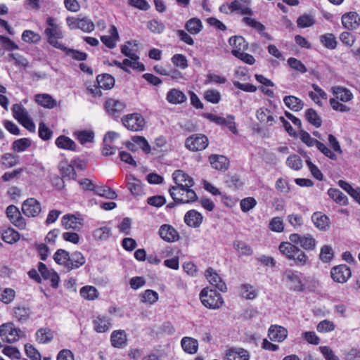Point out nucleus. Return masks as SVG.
<instances>
[{
  "label": "nucleus",
  "mask_w": 360,
  "mask_h": 360,
  "mask_svg": "<svg viewBox=\"0 0 360 360\" xmlns=\"http://www.w3.org/2000/svg\"><path fill=\"white\" fill-rule=\"evenodd\" d=\"M32 145L31 141L27 138H22L13 142L12 149L18 153L26 150Z\"/></svg>",
  "instance_id": "44"
},
{
  "label": "nucleus",
  "mask_w": 360,
  "mask_h": 360,
  "mask_svg": "<svg viewBox=\"0 0 360 360\" xmlns=\"http://www.w3.org/2000/svg\"><path fill=\"white\" fill-rule=\"evenodd\" d=\"M94 27V23L86 17L82 18L69 17V28L70 29H80L84 32H91Z\"/></svg>",
  "instance_id": "11"
},
{
  "label": "nucleus",
  "mask_w": 360,
  "mask_h": 360,
  "mask_svg": "<svg viewBox=\"0 0 360 360\" xmlns=\"http://www.w3.org/2000/svg\"><path fill=\"white\" fill-rule=\"evenodd\" d=\"M185 146L192 151L202 150L208 146V139L200 134H194L186 139Z\"/></svg>",
  "instance_id": "9"
},
{
  "label": "nucleus",
  "mask_w": 360,
  "mask_h": 360,
  "mask_svg": "<svg viewBox=\"0 0 360 360\" xmlns=\"http://www.w3.org/2000/svg\"><path fill=\"white\" fill-rule=\"evenodd\" d=\"M45 34L51 44L56 47L59 46L58 39L61 38V32L55 23V20L51 17L47 18V27L45 30Z\"/></svg>",
  "instance_id": "10"
},
{
  "label": "nucleus",
  "mask_w": 360,
  "mask_h": 360,
  "mask_svg": "<svg viewBox=\"0 0 360 360\" xmlns=\"http://www.w3.org/2000/svg\"><path fill=\"white\" fill-rule=\"evenodd\" d=\"M110 36H101V41L109 49H113L116 46V41L119 39V34L115 26L112 25L110 30Z\"/></svg>",
  "instance_id": "32"
},
{
  "label": "nucleus",
  "mask_w": 360,
  "mask_h": 360,
  "mask_svg": "<svg viewBox=\"0 0 360 360\" xmlns=\"http://www.w3.org/2000/svg\"><path fill=\"white\" fill-rule=\"evenodd\" d=\"M111 235L110 229L106 226L96 229L93 233V236L96 240H107Z\"/></svg>",
  "instance_id": "50"
},
{
  "label": "nucleus",
  "mask_w": 360,
  "mask_h": 360,
  "mask_svg": "<svg viewBox=\"0 0 360 360\" xmlns=\"http://www.w3.org/2000/svg\"><path fill=\"white\" fill-rule=\"evenodd\" d=\"M160 238L168 243H173L179 239V235L176 230L169 224H163L159 229Z\"/></svg>",
  "instance_id": "15"
},
{
  "label": "nucleus",
  "mask_w": 360,
  "mask_h": 360,
  "mask_svg": "<svg viewBox=\"0 0 360 360\" xmlns=\"http://www.w3.org/2000/svg\"><path fill=\"white\" fill-rule=\"evenodd\" d=\"M288 65L295 70L300 73H306L307 72V67L298 59L291 57L288 60Z\"/></svg>",
  "instance_id": "57"
},
{
  "label": "nucleus",
  "mask_w": 360,
  "mask_h": 360,
  "mask_svg": "<svg viewBox=\"0 0 360 360\" xmlns=\"http://www.w3.org/2000/svg\"><path fill=\"white\" fill-rule=\"evenodd\" d=\"M185 27L189 33L192 34H196L200 32L202 25L201 21L199 19L191 18L187 21Z\"/></svg>",
  "instance_id": "48"
},
{
  "label": "nucleus",
  "mask_w": 360,
  "mask_h": 360,
  "mask_svg": "<svg viewBox=\"0 0 360 360\" xmlns=\"http://www.w3.org/2000/svg\"><path fill=\"white\" fill-rule=\"evenodd\" d=\"M96 82L100 89L105 90L112 89L115 85V79L109 74L98 75Z\"/></svg>",
  "instance_id": "36"
},
{
  "label": "nucleus",
  "mask_w": 360,
  "mask_h": 360,
  "mask_svg": "<svg viewBox=\"0 0 360 360\" xmlns=\"http://www.w3.org/2000/svg\"><path fill=\"white\" fill-rule=\"evenodd\" d=\"M328 194L334 201L341 205H346L348 203L347 197L338 189L330 188L328 191Z\"/></svg>",
  "instance_id": "41"
},
{
  "label": "nucleus",
  "mask_w": 360,
  "mask_h": 360,
  "mask_svg": "<svg viewBox=\"0 0 360 360\" xmlns=\"http://www.w3.org/2000/svg\"><path fill=\"white\" fill-rule=\"evenodd\" d=\"M205 276L209 283L220 291L226 292L227 290L226 283L212 268H208L206 270Z\"/></svg>",
  "instance_id": "14"
},
{
  "label": "nucleus",
  "mask_w": 360,
  "mask_h": 360,
  "mask_svg": "<svg viewBox=\"0 0 360 360\" xmlns=\"http://www.w3.org/2000/svg\"><path fill=\"white\" fill-rule=\"evenodd\" d=\"M249 359L248 352L243 348H232L226 354V360H249Z\"/></svg>",
  "instance_id": "24"
},
{
  "label": "nucleus",
  "mask_w": 360,
  "mask_h": 360,
  "mask_svg": "<svg viewBox=\"0 0 360 360\" xmlns=\"http://www.w3.org/2000/svg\"><path fill=\"white\" fill-rule=\"evenodd\" d=\"M20 239V234L12 228H8L2 233V240L9 244H13Z\"/></svg>",
  "instance_id": "46"
},
{
  "label": "nucleus",
  "mask_w": 360,
  "mask_h": 360,
  "mask_svg": "<svg viewBox=\"0 0 360 360\" xmlns=\"http://www.w3.org/2000/svg\"><path fill=\"white\" fill-rule=\"evenodd\" d=\"M169 193L176 202L189 203L195 202L198 198L193 190L179 186L170 188Z\"/></svg>",
  "instance_id": "3"
},
{
  "label": "nucleus",
  "mask_w": 360,
  "mask_h": 360,
  "mask_svg": "<svg viewBox=\"0 0 360 360\" xmlns=\"http://www.w3.org/2000/svg\"><path fill=\"white\" fill-rule=\"evenodd\" d=\"M305 118L310 124L316 127L321 126L322 120L313 108H309L306 111Z\"/></svg>",
  "instance_id": "49"
},
{
  "label": "nucleus",
  "mask_w": 360,
  "mask_h": 360,
  "mask_svg": "<svg viewBox=\"0 0 360 360\" xmlns=\"http://www.w3.org/2000/svg\"><path fill=\"white\" fill-rule=\"evenodd\" d=\"M38 271H39L44 279L51 280V285L53 288H56L58 287L59 276L56 272L53 271L52 270H49L46 267V266L42 262L39 263Z\"/></svg>",
  "instance_id": "21"
},
{
  "label": "nucleus",
  "mask_w": 360,
  "mask_h": 360,
  "mask_svg": "<svg viewBox=\"0 0 360 360\" xmlns=\"http://www.w3.org/2000/svg\"><path fill=\"white\" fill-rule=\"evenodd\" d=\"M181 347L184 352L186 353L193 354L198 351V341L190 337H184L181 341Z\"/></svg>",
  "instance_id": "34"
},
{
  "label": "nucleus",
  "mask_w": 360,
  "mask_h": 360,
  "mask_svg": "<svg viewBox=\"0 0 360 360\" xmlns=\"http://www.w3.org/2000/svg\"><path fill=\"white\" fill-rule=\"evenodd\" d=\"M22 212L28 217H34L41 212L40 203L34 198H28L22 205Z\"/></svg>",
  "instance_id": "13"
},
{
  "label": "nucleus",
  "mask_w": 360,
  "mask_h": 360,
  "mask_svg": "<svg viewBox=\"0 0 360 360\" xmlns=\"http://www.w3.org/2000/svg\"><path fill=\"white\" fill-rule=\"evenodd\" d=\"M132 141L138 145L145 153L148 154L151 152V147L143 136H135L133 137Z\"/></svg>",
  "instance_id": "59"
},
{
  "label": "nucleus",
  "mask_w": 360,
  "mask_h": 360,
  "mask_svg": "<svg viewBox=\"0 0 360 360\" xmlns=\"http://www.w3.org/2000/svg\"><path fill=\"white\" fill-rule=\"evenodd\" d=\"M230 46L232 47L231 53L236 56L243 51H245L248 47V43L241 36L231 37L229 40Z\"/></svg>",
  "instance_id": "16"
},
{
  "label": "nucleus",
  "mask_w": 360,
  "mask_h": 360,
  "mask_svg": "<svg viewBox=\"0 0 360 360\" xmlns=\"http://www.w3.org/2000/svg\"><path fill=\"white\" fill-rule=\"evenodd\" d=\"M288 279L290 281V288L295 291H302L303 290V285L300 277L290 273L287 276Z\"/></svg>",
  "instance_id": "55"
},
{
  "label": "nucleus",
  "mask_w": 360,
  "mask_h": 360,
  "mask_svg": "<svg viewBox=\"0 0 360 360\" xmlns=\"http://www.w3.org/2000/svg\"><path fill=\"white\" fill-rule=\"evenodd\" d=\"M212 167L218 170H226L229 166V160L224 155H212L210 157Z\"/></svg>",
  "instance_id": "31"
},
{
  "label": "nucleus",
  "mask_w": 360,
  "mask_h": 360,
  "mask_svg": "<svg viewBox=\"0 0 360 360\" xmlns=\"http://www.w3.org/2000/svg\"><path fill=\"white\" fill-rule=\"evenodd\" d=\"M200 297L202 304L212 309L220 308L224 303L221 294L208 288H205L201 291Z\"/></svg>",
  "instance_id": "2"
},
{
  "label": "nucleus",
  "mask_w": 360,
  "mask_h": 360,
  "mask_svg": "<svg viewBox=\"0 0 360 360\" xmlns=\"http://www.w3.org/2000/svg\"><path fill=\"white\" fill-rule=\"evenodd\" d=\"M172 176L176 186L191 188L194 185L193 179L181 170L175 171Z\"/></svg>",
  "instance_id": "20"
},
{
  "label": "nucleus",
  "mask_w": 360,
  "mask_h": 360,
  "mask_svg": "<svg viewBox=\"0 0 360 360\" xmlns=\"http://www.w3.org/2000/svg\"><path fill=\"white\" fill-rule=\"evenodd\" d=\"M257 118L262 124L268 127L275 123L272 112L266 108H260L257 110Z\"/></svg>",
  "instance_id": "23"
},
{
  "label": "nucleus",
  "mask_w": 360,
  "mask_h": 360,
  "mask_svg": "<svg viewBox=\"0 0 360 360\" xmlns=\"http://www.w3.org/2000/svg\"><path fill=\"white\" fill-rule=\"evenodd\" d=\"M205 98L212 103H218L221 100L220 93L214 89L207 90L204 94Z\"/></svg>",
  "instance_id": "62"
},
{
  "label": "nucleus",
  "mask_w": 360,
  "mask_h": 360,
  "mask_svg": "<svg viewBox=\"0 0 360 360\" xmlns=\"http://www.w3.org/2000/svg\"><path fill=\"white\" fill-rule=\"evenodd\" d=\"M311 220L314 226L320 231H327L330 228L329 218L321 212H316L311 216Z\"/></svg>",
  "instance_id": "19"
},
{
  "label": "nucleus",
  "mask_w": 360,
  "mask_h": 360,
  "mask_svg": "<svg viewBox=\"0 0 360 360\" xmlns=\"http://www.w3.org/2000/svg\"><path fill=\"white\" fill-rule=\"evenodd\" d=\"M18 161V156L12 153H6L1 157V162L6 167L16 165Z\"/></svg>",
  "instance_id": "60"
},
{
  "label": "nucleus",
  "mask_w": 360,
  "mask_h": 360,
  "mask_svg": "<svg viewBox=\"0 0 360 360\" xmlns=\"http://www.w3.org/2000/svg\"><path fill=\"white\" fill-rule=\"evenodd\" d=\"M22 333L13 323H4L0 326V336L8 343H13L19 340Z\"/></svg>",
  "instance_id": "8"
},
{
  "label": "nucleus",
  "mask_w": 360,
  "mask_h": 360,
  "mask_svg": "<svg viewBox=\"0 0 360 360\" xmlns=\"http://www.w3.org/2000/svg\"><path fill=\"white\" fill-rule=\"evenodd\" d=\"M250 3V0H233L232 1L233 6L236 11H240L243 15H253L252 10L248 6Z\"/></svg>",
  "instance_id": "38"
},
{
  "label": "nucleus",
  "mask_w": 360,
  "mask_h": 360,
  "mask_svg": "<svg viewBox=\"0 0 360 360\" xmlns=\"http://www.w3.org/2000/svg\"><path fill=\"white\" fill-rule=\"evenodd\" d=\"M15 318L20 322L27 321L30 314V309L28 307L17 306L13 309Z\"/></svg>",
  "instance_id": "45"
},
{
  "label": "nucleus",
  "mask_w": 360,
  "mask_h": 360,
  "mask_svg": "<svg viewBox=\"0 0 360 360\" xmlns=\"http://www.w3.org/2000/svg\"><path fill=\"white\" fill-rule=\"evenodd\" d=\"M94 329L98 333H105L111 327L110 319L105 316H98L94 320Z\"/></svg>",
  "instance_id": "27"
},
{
  "label": "nucleus",
  "mask_w": 360,
  "mask_h": 360,
  "mask_svg": "<svg viewBox=\"0 0 360 360\" xmlns=\"http://www.w3.org/2000/svg\"><path fill=\"white\" fill-rule=\"evenodd\" d=\"M96 193L101 197L106 198L108 199H115L117 197L115 191L111 188L106 186H101L96 187Z\"/></svg>",
  "instance_id": "47"
},
{
  "label": "nucleus",
  "mask_w": 360,
  "mask_h": 360,
  "mask_svg": "<svg viewBox=\"0 0 360 360\" xmlns=\"http://www.w3.org/2000/svg\"><path fill=\"white\" fill-rule=\"evenodd\" d=\"M122 123L127 129L132 131L143 130L146 124L143 117L137 112L124 115L122 118Z\"/></svg>",
  "instance_id": "5"
},
{
  "label": "nucleus",
  "mask_w": 360,
  "mask_h": 360,
  "mask_svg": "<svg viewBox=\"0 0 360 360\" xmlns=\"http://www.w3.org/2000/svg\"><path fill=\"white\" fill-rule=\"evenodd\" d=\"M167 101L172 104H180L186 101V96L181 91L172 89L167 94Z\"/></svg>",
  "instance_id": "33"
},
{
  "label": "nucleus",
  "mask_w": 360,
  "mask_h": 360,
  "mask_svg": "<svg viewBox=\"0 0 360 360\" xmlns=\"http://www.w3.org/2000/svg\"><path fill=\"white\" fill-rule=\"evenodd\" d=\"M171 60L172 63L177 68L184 70L188 68V60L186 57L183 54H174Z\"/></svg>",
  "instance_id": "56"
},
{
  "label": "nucleus",
  "mask_w": 360,
  "mask_h": 360,
  "mask_svg": "<svg viewBox=\"0 0 360 360\" xmlns=\"http://www.w3.org/2000/svg\"><path fill=\"white\" fill-rule=\"evenodd\" d=\"M233 248L240 256H250L253 252L251 247L242 240H235L233 242Z\"/></svg>",
  "instance_id": "42"
},
{
  "label": "nucleus",
  "mask_w": 360,
  "mask_h": 360,
  "mask_svg": "<svg viewBox=\"0 0 360 360\" xmlns=\"http://www.w3.org/2000/svg\"><path fill=\"white\" fill-rule=\"evenodd\" d=\"M243 22L259 32H263L265 30V26L255 18L244 17L243 18Z\"/></svg>",
  "instance_id": "61"
},
{
  "label": "nucleus",
  "mask_w": 360,
  "mask_h": 360,
  "mask_svg": "<svg viewBox=\"0 0 360 360\" xmlns=\"http://www.w3.org/2000/svg\"><path fill=\"white\" fill-rule=\"evenodd\" d=\"M279 250L288 259L292 260L297 266H302L309 263L307 255L291 242L281 243L279 245Z\"/></svg>",
  "instance_id": "1"
},
{
  "label": "nucleus",
  "mask_w": 360,
  "mask_h": 360,
  "mask_svg": "<svg viewBox=\"0 0 360 360\" xmlns=\"http://www.w3.org/2000/svg\"><path fill=\"white\" fill-rule=\"evenodd\" d=\"M319 257L323 262H330L333 257V248L329 245H324L321 249Z\"/></svg>",
  "instance_id": "63"
},
{
  "label": "nucleus",
  "mask_w": 360,
  "mask_h": 360,
  "mask_svg": "<svg viewBox=\"0 0 360 360\" xmlns=\"http://www.w3.org/2000/svg\"><path fill=\"white\" fill-rule=\"evenodd\" d=\"M83 218L79 213L69 214V228L79 230L82 226Z\"/></svg>",
  "instance_id": "54"
},
{
  "label": "nucleus",
  "mask_w": 360,
  "mask_h": 360,
  "mask_svg": "<svg viewBox=\"0 0 360 360\" xmlns=\"http://www.w3.org/2000/svg\"><path fill=\"white\" fill-rule=\"evenodd\" d=\"M12 112L15 119L30 131H35L36 127L26 108L21 103L14 104Z\"/></svg>",
  "instance_id": "4"
},
{
  "label": "nucleus",
  "mask_w": 360,
  "mask_h": 360,
  "mask_svg": "<svg viewBox=\"0 0 360 360\" xmlns=\"http://www.w3.org/2000/svg\"><path fill=\"white\" fill-rule=\"evenodd\" d=\"M22 39L26 43H38L41 40V37L39 34L32 30H25L22 34Z\"/></svg>",
  "instance_id": "53"
},
{
  "label": "nucleus",
  "mask_w": 360,
  "mask_h": 360,
  "mask_svg": "<svg viewBox=\"0 0 360 360\" xmlns=\"http://www.w3.org/2000/svg\"><path fill=\"white\" fill-rule=\"evenodd\" d=\"M69 167H72V173H69V179H75L76 178L75 169L79 171H84L86 167V163L85 160L80 158H76L71 161V164H69Z\"/></svg>",
  "instance_id": "43"
},
{
  "label": "nucleus",
  "mask_w": 360,
  "mask_h": 360,
  "mask_svg": "<svg viewBox=\"0 0 360 360\" xmlns=\"http://www.w3.org/2000/svg\"><path fill=\"white\" fill-rule=\"evenodd\" d=\"M342 24L347 30H356L360 25V17L356 12H349L342 16Z\"/></svg>",
  "instance_id": "17"
},
{
  "label": "nucleus",
  "mask_w": 360,
  "mask_h": 360,
  "mask_svg": "<svg viewBox=\"0 0 360 360\" xmlns=\"http://www.w3.org/2000/svg\"><path fill=\"white\" fill-rule=\"evenodd\" d=\"M240 295L248 300H252L256 297L257 292L253 286L249 284H243L240 287Z\"/></svg>",
  "instance_id": "51"
},
{
  "label": "nucleus",
  "mask_w": 360,
  "mask_h": 360,
  "mask_svg": "<svg viewBox=\"0 0 360 360\" xmlns=\"http://www.w3.org/2000/svg\"><path fill=\"white\" fill-rule=\"evenodd\" d=\"M335 98L342 102H348L353 98V94L350 90L341 86H335L331 89Z\"/></svg>",
  "instance_id": "25"
},
{
  "label": "nucleus",
  "mask_w": 360,
  "mask_h": 360,
  "mask_svg": "<svg viewBox=\"0 0 360 360\" xmlns=\"http://www.w3.org/2000/svg\"><path fill=\"white\" fill-rule=\"evenodd\" d=\"M73 136L82 145L87 143H93L94 132L91 130H77L73 132Z\"/></svg>",
  "instance_id": "29"
},
{
  "label": "nucleus",
  "mask_w": 360,
  "mask_h": 360,
  "mask_svg": "<svg viewBox=\"0 0 360 360\" xmlns=\"http://www.w3.org/2000/svg\"><path fill=\"white\" fill-rule=\"evenodd\" d=\"M80 295L85 299L93 300L98 297V293L95 287L86 285L81 288Z\"/></svg>",
  "instance_id": "52"
},
{
  "label": "nucleus",
  "mask_w": 360,
  "mask_h": 360,
  "mask_svg": "<svg viewBox=\"0 0 360 360\" xmlns=\"http://www.w3.org/2000/svg\"><path fill=\"white\" fill-rule=\"evenodd\" d=\"M137 46L138 44L136 41H127L122 46L121 52L130 59H139V56L136 53Z\"/></svg>",
  "instance_id": "30"
},
{
  "label": "nucleus",
  "mask_w": 360,
  "mask_h": 360,
  "mask_svg": "<svg viewBox=\"0 0 360 360\" xmlns=\"http://www.w3.org/2000/svg\"><path fill=\"white\" fill-rule=\"evenodd\" d=\"M53 338V334L51 329L48 328H39L36 333V339L39 343L46 344L50 342Z\"/></svg>",
  "instance_id": "37"
},
{
  "label": "nucleus",
  "mask_w": 360,
  "mask_h": 360,
  "mask_svg": "<svg viewBox=\"0 0 360 360\" xmlns=\"http://www.w3.org/2000/svg\"><path fill=\"white\" fill-rule=\"evenodd\" d=\"M268 336L271 341L281 342L287 338L288 330L283 326L272 325L269 328Z\"/></svg>",
  "instance_id": "18"
},
{
  "label": "nucleus",
  "mask_w": 360,
  "mask_h": 360,
  "mask_svg": "<svg viewBox=\"0 0 360 360\" xmlns=\"http://www.w3.org/2000/svg\"><path fill=\"white\" fill-rule=\"evenodd\" d=\"M290 241L295 245H300L305 250H314L316 246V240L311 234L300 235L292 233L289 236Z\"/></svg>",
  "instance_id": "6"
},
{
  "label": "nucleus",
  "mask_w": 360,
  "mask_h": 360,
  "mask_svg": "<svg viewBox=\"0 0 360 360\" xmlns=\"http://www.w3.org/2000/svg\"><path fill=\"white\" fill-rule=\"evenodd\" d=\"M35 101L46 108H53L56 105V101L53 97L47 94H37L34 97Z\"/></svg>",
  "instance_id": "35"
},
{
  "label": "nucleus",
  "mask_w": 360,
  "mask_h": 360,
  "mask_svg": "<svg viewBox=\"0 0 360 360\" xmlns=\"http://www.w3.org/2000/svg\"><path fill=\"white\" fill-rule=\"evenodd\" d=\"M286 165L294 170H299L302 167V160L300 156L292 155L288 158Z\"/></svg>",
  "instance_id": "58"
},
{
  "label": "nucleus",
  "mask_w": 360,
  "mask_h": 360,
  "mask_svg": "<svg viewBox=\"0 0 360 360\" xmlns=\"http://www.w3.org/2000/svg\"><path fill=\"white\" fill-rule=\"evenodd\" d=\"M184 221L188 226L196 228L202 223V217L197 211L190 210L185 214Z\"/></svg>",
  "instance_id": "26"
},
{
  "label": "nucleus",
  "mask_w": 360,
  "mask_h": 360,
  "mask_svg": "<svg viewBox=\"0 0 360 360\" xmlns=\"http://www.w3.org/2000/svg\"><path fill=\"white\" fill-rule=\"evenodd\" d=\"M315 22L314 18L309 15H303L297 20V26L305 28L313 25Z\"/></svg>",
  "instance_id": "64"
},
{
  "label": "nucleus",
  "mask_w": 360,
  "mask_h": 360,
  "mask_svg": "<svg viewBox=\"0 0 360 360\" xmlns=\"http://www.w3.org/2000/svg\"><path fill=\"white\" fill-rule=\"evenodd\" d=\"M127 186L133 195L139 196L143 193L141 182L134 176L130 177Z\"/></svg>",
  "instance_id": "40"
},
{
  "label": "nucleus",
  "mask_w": 360,
  "mask_h": 360,
  "mask_svg": "<svg viewBox=\"0 0 360 360\" xmlns=\"http://www.w3.org/2000/svg\"><path fill=\"white\" fill-rule=\"evenodd\" d=\"M283 102L288 108L295 112H299L304 108V102L294 96H285Z\"/></svg>",
  "instance_id": "28"
},
{
  "label": "nucleus",
  "mask_w": 360,
  "mask_h": 360,
  "mask_svg": "<svg viewBox=\"0 0 360 360\" xmlns=\"http://www.w3.org/2000/svg\"><path fill=\"white\" fill-rule=\"evenodd\" d=\"M127 336L124 330H114L110 335V342L113 347L123 348L126 346Z\"/></svg>",
  "instance_id": "22"
},
{
  "label": "nucleus",
  "mask_w": 360,
  "mask_h": 360,
  "mask_svg": "<svg viewBox=\"0 0 360 360\" xmlns=\"http://www.w3.org/2000/svg\"><path fill=\"white\" fill-rule=\"evenodd\" d=\"M104 108L108 115L117 118L125 110L127 103L115 98H108L104 104Z\"/></svg>",
  "instance_id": "7"
},
{
  "label": "nucleus",
  "mask_w": 360,
  "mask_h": 360,
  "mask_svg": "<svg viewBox=\"0 0 360 360\" xmlns=\"http://www.w3.org/2000/svg\"><path fill=\"white\" fill-rule=\"evenodd\" d=\"M85 263V258L81 252H74L69 255V270L77 269Z\"/></svg>",
  "instance_id": "39"
},
{
  "label": "nucleus",
  "mask_w": 360,
  "mask_h": 360,
  "mask_svg": "<svg viewBox=\"0 0 360 360\" xmlns=\"http://www.w3.org/2000/svg\"><path fill=\"white\" fill-rule=\"evenodd\" d=\"M330 274L334 281L344 283L351 277L352 272L349 266L340 264L333 267Z\"/></svg>",
  "instance_id": "12"
}]
</instances>
